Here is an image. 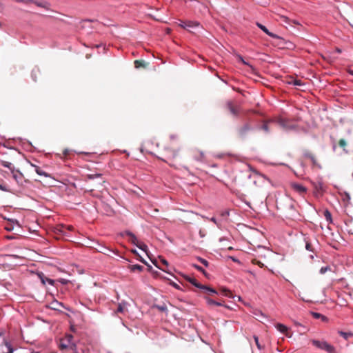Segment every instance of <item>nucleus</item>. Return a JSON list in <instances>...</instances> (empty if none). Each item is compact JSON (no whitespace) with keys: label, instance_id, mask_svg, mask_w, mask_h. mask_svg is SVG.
<instances>
[{"label":"nucleus","instance_id":"4","mask_svg":"<svg viewBox=\"0 0 353 353\" xmlns=\"http://www.w3.org/2000/svg\"><path fill=\"white\" fill-rule=\"evenodd\" d=\"M55 217H57V216L52 210L46 209V234L50 232H52L51 228L56 226L52 223L55 222Z\"/></svg>","mask_w":353,"mask_h":353},{"label":"nucleus","instance_id":"60","mask_svg":"<svg viewBox=\"0 0 353 353\" xmlns=\"http://www.w3.org/2000/svg\"><path fill=\"white\" fill-rule=\"evenodd\" d=\"M161 159L162 161H165V162L168 163L170 166H174L172 163H169L168 161H166V160H165V159Z\"/></svg>","mask_w":353,"mask_h":353},{"label":"nucleus","instance_id":"36","mask_svg":"<svg viewBox=\"0 0 353 353\" xmlns=\"http://www.w3.org/2000/svg\"><path fill=\"white\" fill-rule=\"evenodd\" d=\"M0 190L5 192L8 191V188L3 181H0Z\"/></svg>","mask_w":353,"mask_h":353},{"label":"nucleus","instance_id":"6","mask_svg":"<svg viewBox=\"0 0 353 353\" xmlns=\"http://www.w3.org/2000/svg\"><path fill=\"white\" fill-rule=\"evenodd\" d=\"M255 129H256V127L252 126L250 122H247L242 126L239 127L237 129V132L240 137L245 138L250 132H252Z\"/></svg>","mask_w":353,"mask_h":353},{"label":"nucleus","instance_id":"15","mask_svg":"<svg viewBox=\"0 0 353 353\" xmlns=\"http://www.w3.org/2000/svg\"><path fill=\"white\" fill-rule=\"evenodd\" d=\"M227 106L230 112L234 116H238L239 113V109L237 108H235L232 102H228L227 103Z\"/></svg>","mask_w":353,"mask_h":353},{"label":"nucleus","instance_id":"54","mask_svg":"<svg viewBox=\"0 0 353 353\" xmlns=\"http://www.w3.org/2000/svg\"><path fill=\"white\" fill-rule=\"evenodd\" d=\"M60 282L62 283V284H66L68 283V281L65 280V279H61L60 281Z\"/></svg>","mask_w":353,"mask_h":353},{"label":"nucleus","instance_id":"12","mask_svg":"<svg viewBox=\"0 0 353 353\" xmlns=\"http://www.w3.org/2000/svg\"><path fill=\"white\" fill-rule=\"evenodd\" d=\"M97 250L99 252L103 253L106 255H109L110 252L116 253V252H114L113 250H112L105 245H99V248H97Z\"/></svg>","mask_w":353,"mask_h":353},{"label":"nucleus","instance_id":"3","mask_svg":"<svg viewBox=\"0 0 353 353\" xmlns=\"http://www.w3.org/2000/svg\"><path fill=\"white\" fill-rule=\"evenodd\" d=\"M311 342L316 347L324 350L327 353H336L335 347L325 341L313 339Z\"/></svg>","mask_w":353,"mask_h":353},{"label":"nucleus","instance_id":"58","mask_svg":"<svg viewBox=\"0 0 353 353\" xmlns=\"http://www.w3.org/2000/svg\"><path fill=\"white\" fill-rule=\"evenodd\" d=\"M192 25H193V23L192 22H190L189 21L188 24H186V26H188V27H192Z\"/></svg>","mask_w":353,"mask_h":353},{"label":"nucleus","instance_id":"55","mask_svg":"<svg viewBox=\"0 0 353 353\" xmlns=\"http://www.w3.org/2000/svg\"><path fill=\"white\" fill-rule=\"evenodd\" d=\"M210 221H212V222H214V223H216V218H214V217H212V218L210 219Z\"/></svg>","mask_w":353,"mask_h":353},{"label":"nucleus","instance_id":"25","mask_svg":"<svg viewBox=\"0 0 353 353\" xmlns=\"http://www.w3.org/2000/svg\"><path fill=\"white\" fill-rule=\"evenodd\" d=\"M137 247L144 251L145 253L148 252V246L144 243L139 241V243L137 244Z\"/></svg>","mask_w":353,"mask_h":353},{"label":"nucleus","instance_id":"38","mask_svg":"<svg viewBox=\"0 0 353 353\" xmlns=\"http://www.w3.org/2000/svg\"><path fill=\"white\" fill-rule=\"evenodd\" d=\"M124 312V305L122 303H119L117 309V312L123 313Z\"/></svg>","mask_w":353,"mask_h":353},{"label":"nucleus","instance_id":"34","mask_svg":"<svg viewBox=\"0 0 353 353\" xmlns=\"http://www.w3.org/2000/svg\"><path fill=\"white\" fill-rule=\"evenodd\" d=\"M331 270V268L328 265L327 266H324V267H322L320 270H319V273L321 274H325L326 272L327 271H330Z\"/></svg>","mask_w":353,"mask_h":353},{"label":"nucleus","instance_id":"46","mask_svg":"<svg viewBox=\"0 0 353 353\" xmlns=\"http://www.w3.org/2000/svg\"><path fill=\"white\" fill-rule=\"evenodd\" d=\"M174 288L177 289V290H181V288L179 286V285H178L177 283H174V282H172L170 283Z\"/></svg>","mask_w":353,"mask_h":353},{"label":"nucleus","instance_id":"24","mask_svg":"<svg viewBox=\"0 0 353 353\" xmlns=\"http://www.w3.org/2000/svg\"><path fill=\"white\" fill-rule=\"evenodd\" d=\"M221 293L223 296H227V297H230V298L232 297V294L231 291L229 290L228 289L224 288L221 290Z\"/></svg>","mask_w":353,"mask_h":353},{"label":"nucleus","instance_id":"19","mask_svg":"<svg viewBox=\"0 0 353 353\" xmlns=\"http://www.w3.org/2000/svg\"><path fill=\"white\" fill-rule=\"evenodd\" d=\"M128 268L130 270L131 272H135V271L142 272L143 270V267L139 264L130 265L128 266Z\"/></svg>","mask_w":353,"mask_h":353},{"label":"nucleus","instance_id":"10","mask_svg":"<svg viewBox=\"0 0 353 353\" xmlns=\"http://www.w3.org/2000/svg\"><path fill=\"white\" fill-rule=\"evenodd\" d=\"M94 180V179H99L98 184L99 185H102V184L105 182L102 177V174L101 173H95V174H89L86 175L85 180Z\"/></svg>","mask_w":353,"mask_h":353},{"label":"nucleus","instance_id":"44","mask_svg":"<svg viewBox=\"0 0 353 353\" xmlns=\"http://www.w3.org/2000/svg\"><path fill=\"white\" fill-rule=\"evenodd\" d=\"M14 1L18 3H29L30 2H32V0H14Z\"/></svg>","mask_w":353,"mask_h":353},{"label":"nucleus","instance_id":"41","mask_svg":"<svg viewBox=\"0 0 353 353\" xmlns=\"http://www.w3.org/2000/svg\"><path fill=\"white\" fill-rule=\"evenodd\" d=\"M199 260L205 267H208L209 265V263L207 260L202 258H199Z\"/></svg>","mask_w":353,"mask_h":353},{"label":"nucleus","instance_id":"28","mask_svg":"<svg viewBox=\"0 0 353 353\" xmlns=\"http://www.w3.org/2000/svg\"><path fill=\"white\" fill-rule=\"evenodd\" d=\"M305 156L306 157L309 158L312 161V164L314 165H318V163L316 162V159H315V157H314V156L313 154H312L310 153H307V154H305Z\"/></svg>","mask_w":353,"mask_h":353},{"label":"nucleus","instance_id":"11","mask_svg":"<svg viewBox=\"0 0 353 353\" xmlns=\"http://www.w3.org/2000/svg\"><path fill=\"white\" fill-rule=\"evenodd\" d=\"M292 187L294 191L299 193L300 194H303L306 192L307 190L304 186L299 183H293Z\"/></svg>","mask_w":353,"mask_h":353},{"label":"nucleus","instance_id":"9","mask_svg":"<svg viewBox=\"0 0 353 353\" xmlns=\"http://www.w3.org/2000/svg\"><path fill=\"white\" fill-rule=\"evenodd\" d=\"M275 327L278 331L285 334L287 337H292V334L290 333L289 328L285 325L279 323L275 325Z\"/></svg>","mask_w":353,"mask_h":353},{"label":"nucleus","instance_id":"64","mask_svg":"<svg viewBox=\"0 0 353 353\" xmlns=\"http://www.w3.org/2000/svg\"><path fill=\"white\" fill-rule=\"evenodd\" d=\"M181 27L183 28H185V26H184V23H183L182 24L180 25Z\"/></svg>","mask_w":353,"mask_h":353},{"label":"nucleus","instance_id":"17","mask_svg":"<svg viewBox=\"0 0 353 353\" xmlns=\"http://www.w3.org/2000/svg\"><path fill=\"white\" fill-rule=\"evenodd\" d=\"M338 145L340 148L343 149L344 153L347 154L349 152V151L346 148L347 143L344 139H341L338 142Z\"/></svg>","mask_w":353,"mask_h":353},{"label":"nucleus","instance_id":"39","mask_svg":"<svg viewBox=\"0 0 353 353\" xmlns=\"http://www.w3.org/2000/svg\"><path fill=\"white\" fill-rule=\"evenodd\" d=\"M280 19L286 23H290V19L284 15H279Z\"/></svg>","mask_w":353,"mask_h":353},{"label":"nucleus","instance_id":"27","mask_svg":"<svg viewBox=\"0 0 353 353\" xmlns=\"http://www.w3.org/2000/svg\"><path fill=\"white\" fill-rule=\"evenodd\" d=\"M154 307L157 308L161 312H167L168 311L167 306L165 303H163L162 305H154Z\"/></svg>","mask_w":353,"mask_h":353},{"label":"nucleus","instance_id":"29","mask_svg":"<svg viewBox=\"0 0 353 353\" xmlns=\"http://www.w3.org/2000/svg\"><path fill=\"white\" fill-rule=\"evenodd\" d=\"M134 63L135 68H139L140 67H145V61H140V60L134 61Z\"/></svg>","mask_w":353,"mask_h":353},{"label":"nucleus","instance_id":"8","mask_svg":"<svg viewBox=\"0 0 353 353\" xmlns=\"http://www.w3.org/2000/svg\"><path fill=\"white\" fill-rule=\"evenodd\" d=\"M62 185H63V183L61 181L52 178L50 175H48L47 173H46V186H48L50 188H52V187L61 188L62 186Z\"/></svg>","mask_w":353,"mask_h":353},{"label":"nucleus","instance_id":"53","mask_svg":"<svg viewBox=\"0 0 353 353\" xmlns=\"http://www.w3.org/2000/svg\"><path fill=\"white\" fill-rule=\"evenodd\" d=\"M332 149H333V151H336V145L335 143H332Z\"/></svg>","mask_w":353,"mask_h":353},{"label":"nucleus","instance_id":"43","mask_svg":"<svg viewBox=\"0 0 353 353\" xmlns=\"http://www.w3.org/2000/svg\"><path fill=\"white\" fill-rule=\"evenodd\" d=\"M83 352H84V351L82 349L78 350L77 346H76L75 350H70V352H67V353H83Z\"/></svg>","mask_w":353,"mask_h":353},{"label":"nucleus","instance_id":"42","mask_svg":"<svg viewBox=\"0 0 353 353\" xmlns=\"http://www.w3.org/2000/svg\"><path fill=\"white\" fill-rule=\"evenodd\" d=\"M137 259H138L139 261H141V263H144V264H145V265H148V262H147V261H145V259H143V258L140 254H139V255L137 256Z\"/></svg>","mask_w":353,"mask_h":353},{"label":"nucleus","instance_id":"14","mask_svg":"<svg viewBox=\"0 0 353 353\" xmlns=\"http://www.w3.org/2000/svg\"><path fill=\"white\" fill-rule=\"evenodd\" d=\"M125 234L130 237V239L129 241L133 243L134 245H135L137 246V244L139 243V241L137 239V236L131 232L130 231H126L125 232Z\"/></svg>","mask_w":353,"mask_h":353},{"label":"nucleus","instance_id":"61","mask_svg":"<svg viewBox=\"0 0 353 353\" xmlns=\"http://www.w3.org/2000/svg\"><path fill=\"white\" fill-rule=\"evenodd\" d=\"M39 277H40V279H41V281L43 284H44V278L43 276H41V275H39Z\"/></svg>","mask_w":353,"mask_h":353},{"label":"nucleus","instance_id":"62","mask_svg":"<svg viewBox=\"0 0 353 353\" xmlns=\"http://www.w3.org/2000/svg\"><path fill=\"white\" fill-rule=\"evenodd\" d=\"M68 152H69L68 150L65 149V150H64V152H63V154H64L65 155H67V154H68Z\"/></svg>","mask_w":353,"mask_h":353},{"label":"nucleus","instance_id":"47","mask_svg":"<svg viewBox=\"0 0 353 353\" xmlns=\"http://www.w3.org/2000/svg\"><path fill=\"white\" fill-rule=\"evenodd\" d=\"M160 261H161V262L163 265H166V266H168V261H167L165 259H163V258H160Z\"/></svg>","mask_w":353,"mask_h":353},{"label":"nucleus","instance_id":"56","mask_svg":"<svg viewBox=\"0 0 353 353\" xmlns=\"http://www.w3.org/2000/svg\"><path fill=\"white\" fill-rule=\"evenodd\" d=\"M35 4H37L38 6H40V7H43V5L42 3H37V2H34Z\"/></svg>","mask_w":353,"mask_h":353},{"label":"nucleus","instance_id":"18","mask_svg":"<svg viewBox=\"0 0 353 353\" xmlns=\"http://www.w3.org/2000/svg\"><path fill=\"white\" fill-rule=\"evenodd\" d=\"M185 279L197 288L200 289L202 286V284L199 283L194 278L187 276H185Z\"/></svg>","mask_w":353,"mask_h":353},{"label":"nucleus","instance_id":"48","mask_svg":"<svg viewBox=\"0 0 353 353\" xmlns=\"http://www.w3.org/2000/svg\"><path fill=\"white\" fill-rule=\"evenodd\" d=\"M239 60L244 64V65H250L249 63L248 62H246L242 57H239Z\"/></svg>","mask_w":353,"mask_h":353},{"label":"nucleus","instance_id":"40","mask_svg":"<svg viewBox=\"0 0 353 353\" xmlns=\"http://www.w3.org/2000/svg\"><path fill=\"white\" fill-rule=\"evenodd\" d=\"M57 281L46 277V283L54 286Z\"/></svg>","mask_w":353,"mask_h":353},{"label":"nucleus","instance_id":"13","mask_svg":"<svg viewBox=\"0 0 353 353\" xmlns=\"http://www.w3.org/2000/svg\"><path fill=\"white\" fill-rule=\"evenodd\" d=\"M200 289L204 293L208 294H218V292L216 290H214V288H212L210 287H208L207 285H202V286L201 287Z\"/></svg>","mask_w":353,"mask_h":353},{"label":"nucleus","instance_id":"32","mask_svg":"<svg viewBox=\"0 0 353 353\" xmlns=\"http://www.w3.org/2000/svg\"><path fill=\"white\" fill-rule=\"evenodd\" d=\"M166 150L168 151V152L170 154V156L172 157V159L175 158L178 154L177 150H172L170 148H167Z\"/></svg>","mask_w":353,"mask_h":353},{"label":"nucleus","instance_id":"5","mask_svg":"<svg viewBox=\"0 0 353 353\" xmlns=\"http://www.w3.org/2000/svg\"><path fill=\"white\" fill-rule=\"evenodd\" d=\"M52 232L56 235H68V232L73 230L72 225L65 226L63 225H56L55 227H52Z\"/></svg>","mask_w":353,"mask_h":353},{"label":"nucleus","instance_id":"23","mask_svg":"<svg viewBox=\"0 0 353 353\" xmlns=\"http://www.w3.org/2000/svg\"><path fill=\"white\" fill-rule=\"evenodd\" d=\"M323 215L326 219V221L329 223H332V214L330 213V212L328 210H325L323 212Z\"/></svg>","mask_w":353,"mask_h":353},{"label":"nucleus","instance_id":"33","mask_svg":"<svg viewBox=\"0 0 353 353\" xmlns=\"http://www.w3.org/2000/svg\"><path fill=\"white\" fill-rule=\"evenodd\" d=\"M253 338H254V341H255V343H256V345L257 348H258L259 350H262V349H263V347H263V346H262V345H261V343H259V338H258V336H256V335H254Z\"/></svg>","mask_w":353,"mask_h":353},{"label":"nucleus","instance_id":"26","mask_svg":"<svg viewBox=\"0 0 353 353\" xmlns=\"http://www.w3.org/2000/svg\"><path fill=\"white\" fill-rule=\"evenodd\" d=\"M32 166L34 168V170L35 172H37L39 175H43L44 171L43 169L39 166L34 165L32 164Z\"/></svg>","mask_w":353,"mask_h":353},{"label":"nucleus","instance_id":"45","mask_svg":"<svg viewBox=\"0 0 353 353\" xmlns=\"http://www.w3.org/2000/svg\"><path fill=\"white\" fill-rule=\"evenodd\" d=\"M194 267L198 270L200 272H202L203 273H205L204 272V270L203 269V268H201V266L198 265H194Z\"/></svg>","mask_w":353,"mask_h":353},{"label":"nucleus","instance_id":"37","mask_svg":"<svg viewBox=\"0 0 353 353\" xmlns=\"http://www.w3.org/2000/svg\"><path fill=\"white\" fill-rule=\"evenodd\" d=\"M305 249L308 251L313 252L311 243L306 239H305Z\"/></svg>","mask_w":353,"mask_h":353},{"label":"nucleus","instance_id":"57","mask_svg":"<svg viewBox=\"0 0 353 353\" xmlns=\"http://www.w3.org/2000/svg\"><path fill=\"white\" fill-rule=\"evenodd\" d=\"M321 316L319 313H314V316L316 318H319Z\"/></svg>","mask_w":353,"mask_h":353},{"label":"nucleus","instance_id":"50","mask_svg":"<svg viewBox=\"0 0 353 353\" xmlns=\"http://www.w3.org/2000/svg\"><path fill=\"white\" fill-rule=\"evenodd\" d=\"M45 264H46V267L47 265H52L53 263L51 261H48L46 260Z\"/></svg>","mask_w":353,"mask_h":353},{"label":"nucleus","instance_id":"22","mask_svg":"<svg viewBox=\"0 0 353 353\" xmlns=\"http://www.w3.org/2000/svg\"><path fill=\"white\" fill-rule=\"evenodd\" d=\"M288 83L294 86H301L304 85L302 81L299 79H292L291 81H288Z\"/></svg>","mask_w":353,"mask_h":353},{"label":"nucleus","instance_id":"52","mask_svg":"<svg viewBox=\"0 0 353 353\" xmlns=\"http://www.w3.org/2000/svg\"><path fill=\"white\" fill-rule=\"evenodd\" d=\"M133 254H134L136 256H138L139 254L136 250H132L131 251Z\"/></svg>","mask_w":353,"mask_h":353},{"label":"nucleus","instance_id":"30","mask_svg":"<svg viewBox=\"0 0 353 353\" xmlns=\"http://www.w3.org/2000/svg\"><path fill=\"white\" fill-rule=\"evenodd\" d=\"M256 129H260L263 131H265L266 133H268L270 132L269 126L267 123H263L260 127H256Z\"/></svg>","mask_w":353,"mask_h":353},{"label":"nucleus","instance_id":"51","mask_svg":"<svg viewBox=\"0 0 353 353\" xmlns=\"http://www.w3.org/2000/svg\"><path fill=\"white\" fill-rule=\"evenodd\" d=\"M230 259L234 261V262H237V263H239V261L236 259L235 257L234 256H230Z\"/></svg>","mask_w":353,"mask_h":353},{"label":"nucleus","instance_id":"20","mask_svg":"<svg viewBox=\"0 0 353 353\" xmlns=\"http://www.w3.org/2000/svg\"><path fill=\"white\" fill-rule=\"evenodd\" d=\"M338 333L341 336L344 338L345 340H347L350 337L353 336V333L350 332H346L343 331H339Z\"/></svg>","mask_w":353,"mask_h":353},{"label":"nucleus","instance_id":"35","mask_svg":"<svg viewBox=\"0 0 353 353\" xmlns=\"http://www.w3.org/2000/svg\"><path fill=\"white\" fill-rule=\"evenodd\" d=\"M2 165L6 167V168H9L11 171L14 170V168L12 167V164L11 163H10V162L3 161L2 162Z\"/></svg>","mask_w":353,"mask_h":353},{"label":"nucleus","instance_id":"59","mask_svg":"<svg viewBox=\"0 0 353 353\" xmlns=\"http://www.w3.org/2000/svg\"><path fill=\"white\" fill-rule=\"evenodd\" d=\"M348 73L353 76V69H349L348 70Z\"/></svg>","mask_w":353,"mask_h":353},{"label":"nucleus","instance_id":"49","mask_svg":"<svg viewBox=\"0 0 353 353\" xmlns=\"http://www.w3.org/2000/svg\"><path fill=\"white\" fill-rule=\"evenodd\" d=\"M6 345L8 346V352L7 353H13V349L11 347V346L8 345L7 343H6Z\"/></svg>","mask_w":353,"mask_h":353},{"label":"nucleus","instance_id":"21","mask_svg":"<svg viewBox=\"0 0 353 353\" xmlns=\"http://www.w3.org/2000/svg\"><path fill=\"white\" fill-rule=\"evenodd\" d=\"M206 302L210 305H216V306H222L223 304L220 302L216 301L213 299H211L208 297L205 298Z\"/></svg>","mask_w":353,"mask_h":353},{"label":"nucleus","instance_id":"31","mask_svg":"<svg viewBox=\"0 0 353 353\" xmlns=\"http://www.w3.org/2000/svg\"><path fill=\"white\" fill-rule=\"evenodd\" d=\"M12 174H13V177L18 181L19 179H21V177H22V174L20 173L19 171H17L16 172H14V170H12Z\"/></svg>","mask_w":353,"mask_h":353},{"label":"nucleus","instance_id":"2","mask_svg":"<svg viewBox=\"0 0 353 353\" xmlns=\"http://www.w3.org/2000/svg\"><path fill=\"white\" fill-rule=\"evenodd\" d=\"M277 123L285 131H298L299 127L294 123V120L285 117H279L276 121Z\"/></svg>","mask_w":353,"mask_h":353},{"label":"nucleus","instance_id":"16","mask_svg":"<svg viewBox=\"0 0 353 353\" xmlns=\"http://www.w3.org/2000/svg\"><path fill=\"white\" fill-rule=\"evenodd\" d=\"M256 25L262 31H263L268 36H270V37H271L272 38H276V34H274L272 32H270L265 26H263V25H262V24H261L259 23H257Z\"/></svg>","mask_w":353,"mask_h":353},{"label":"nucleus","instance_id":"7","mask_svg":"<svg viewBox=\"0 0 353 353\" xmlns=\"http://www.w3.org/2000/svg\"><path fill=\"white\" fill-rule=\"evenodd\" d=\"M53 299L52 293L49 295L46 294V308H49L52 310H60V307L62 306L61 303L57 301H52L49 304L47 303L50 300Z\"/></svg>","mask_w":353,"mask_h":353},{"label":"nucleus","instance_id":"1","mask_svg":"<svg viewBox=\"0 0 353 353\" xmlns=\"http://www.w3.org/2000/svg\"><path fill=\"white\" fill-rule=\"evenodd\" d=\"M76 345L77 344L74 341L73 336L70 334H66L58 342V346L63 353H67V352H70V350H75Z\"/></svg>","mask_w":353,"mask_h":353},{"label":"nucleus","instance_id":"63","mask_svg":"<svg viewBox=\"0 0 353 353\" xmlns=\"http://www.w3.org/2000/svg\"><path fill=\"white\" fill-rule=\"evenodd\" d=\"M223 154H217V156H216V157H217L218 158H222V157H223Z\"/></svg>","mask_w":353,"mask_h":353}]
</instances>
